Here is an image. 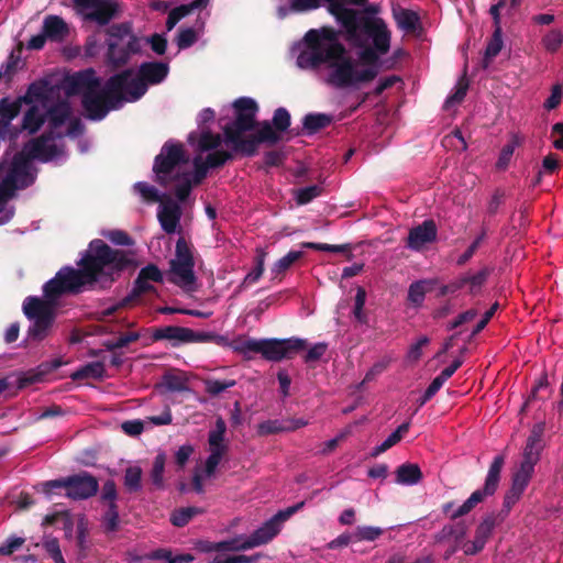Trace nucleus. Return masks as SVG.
Listing matches in <instances>:
<instances>
[{"instance_id":"obj_1","label":"nucleus","mask_w":563,"mask_h":563,"mask_svg":"<svg viewBox=\"0 0 563 563\" xmlns=\"http://www.w3.org/2000/svg\"><path fill=\"white\" fill-rule=\"evenodd\" d=\"M77 265L79 268L62 267L43 285L44 299L35 296L25 298L23 312L32 321L27 329L29 340L41 342L48 336L56 318L57 300L63 295H77L86 289H108L134 266V261L128 252L112 249L104 241L96 239Z\"/></svg>"},{"instance_id":"obj_2","label":"nucleus","mask_w":563,"mask_h":563,"mask_svg":"<svg viewBox=\"0 0 563 563\" xmlns=\"http://www.w3.org/2000/svg\"><path fill=\"white\" fill-rule=\"evenodd\" d=\"M338 22L346 42L361 49L362 65L377 66L380 56L389 52L391 32L384 19L345 7Z\"/></svg>"},{"instance_id":"obj_3","label":"nucleus","mask_w":563,"mask_h":563,"mask_svg":"<svg viewBox=\"0 0 563 563\" xmlns=\"http://www.w3.org/2000/svg\"><path fill=\"white\" fill-rule=\"evenodd\" d=\"M223 134L224 143L246 157L256 155L260 144L275 145L282 140L269 121L257 123L252 113H235L234 120L224 125Z\"/></svg>"},{"instance_id":"obj_4","label":"nucleus","mask_w":563,"mask_h":563,"mask_svg":"<svg viewBox=\"0 0 563 563\" xmlns=\"http://www.w3.org/2000/svg\"><path fill=\"white\" fill-rule=\"evenodd\" d=\"M323 59L322 65L329 68L328 84L335 88L357 87L374 80L378 75V66L357 69V62L347 54L344 45H336Z\"/></svg>"},{"instance_id":"obj_5","label":"nucleus","mask_w":563,"mask_h":563,"mask_svg":"<svg viewBox=\"0 0 563 563\" xmlns=\"http://www.w3.org/2000/svg\"><path fill=\"white\" fill-rule=\"evenodd\" d=\"M128 76L129 71L114 74L104 82L102 88L85 93L81 98V107L88 120L101 121L110 111L118 110L125 102H130L124 92Z\"/></svg>"},{"instance_id":"obj_6","label":"nucleus","mask_w":563,"mask_h":563,"mask_svg":"<svg viewBox=\"0 0 563 563\" xmlns=\"http://www.w3.org/2000/svg\"><path fill=\"white\" fill-rule=\"evenodd\" d=\"M59 136L52 131H45L40 136L30 140L23 150L13 156L11 172L8 176H11L15 183L18 177L30 178L25 186L31 185L34 178L30 175V162L32 159L49 162L55 158L59 154V150L53 141Z\"/></svg>"},{"instance_id":"obj_7","label":"nucleus","mask_w":563,"mask_h":563,"mask_svg":"<svg viewBox=\"0 0 563 563\" xmlns=\"http://www.w3.org/2000/svg\"><path fill=\"white\" fill-rule=\"evenodd\" d=\"M341 31L332 26H322L321 29H311L305 34L307 48L297 57V65L302 69L319 68L327 57L328 52L336 45H343L340 42Z\"/></svg>"},{"instance_id":"obj_8","label":"nucleus","mask_w":563,"mask_h":563,"mask_svg":"<svg viewBox=\"0 0 563 563\" xmlns=\"http://www.w3.org/2000/svg\"><path fill=\"white\" fill-rule=\"evenodd\" d=\"M307 347V341L299 338L289 339H247L236 345V350L243 354L247 352L258 353L269 362L289 360Z\"/></svg>"},{"instance_id":"obj_9","label":"nucleus","mask_w":563,"mask_h":563,"mask_svg":"<svg viewBox=\"0 0 563 563\" xmlns=\"http://www.w3.org/2000/svg\"><path fill=\"white\" fill-rule=\"evenodd\" d=\"M505 464L503 455H496L489 465L483 487L474 490L471 496L453 512H450L454 503L449 501L442 505V512L451 520H456L470 514L478 504L493 496L499 486L500 474Z\"/></svg>"},{"instance_id":"obj_10","label":"nucleus","mask_w":563,"mask_h":563,"mask_svg":"<svg viewBox=\"0 0 563 563\" xmlns=\"http://www.w3.org/2000/svg\"><path fill=\"white\" fill-rule=\"evenodd\" d=\"M123 71H129L124 84V92L130 102H134L146 93L150 85H158L164 81L169 67L168 64L163 62H144L140 65L135 77H133L132 68Z\"/></svg>"},{"instance_id":"obj_11","label":"nucleus","mask_w":563,"mask_h":563,"mask_svg":"<svg viewBox=\"0 0 563 563\" xmlns=\"http://www.w3.org/2000/svg\"><path fill=\"white\" fill-rule=\"evenodd\" d=\"M187 162L188 157L186 156L181 143H175L173 141L165 142L159 154L154 158V181L167 188L180 177L181 173L177 172L176 168Z\"/></svg>"},{"instance_id":"obj_12","label":"nucleus","mask_w":563,"mask_h":563,"mask_svg":"<svg viewBox=\"0 0 563 563\" xmlns=\"http://www.w3.org/2000/svg\"><path fill=\"white\" fill-rule=\"evenodd\" d=\"M42 486L46 495H51L55 489L65 488V496L73 500L88 499L99 490L98 479L85 471L67 477L47 481Z\"/></svg>"},{"instance_id":"obj_13","label":"nucleus","mask_w":563,"mask_h":563,"mask_svg":"<svg viewBox=\"0 0 563 563\" xmlns=\"http://www.w3.org/2000/svg\"><path fill=\"white\" fill-rule=\"evenodd\" d=\"M153 341H169L172 346H179L187 343H216L222 344L225 341L220 334L213 332H196L189 328L179 325H165L152 329Z\"/></svg>"},{"instance_id":"obj_14","label":"nucleus","mask_w":563,"mask_h":563,"mask_svg":"<svg viewBox=\"0 0 563 563\" xmlns=\"http://www.w3.org/2000/svg\"><path fill=\"white\" fill-rule=\"evenodd\" d=\"M303 507L305 501H299L296 505L279 510L246 538V547L253 549L271 542L280 532L283 523Z\"/></svg>"},{"instance_id":"obj_15","label":"nucleus","mask_w":563,"mask_h":563,"mask_svg":"<svg viewBox=\"0 0 563 563\" xmlns=\"http://www.w3.org/2000/svg\"><path fill=\"white\" fill-rule=\"evenodd\" d=\"M545 430L544 422L536 423L527 439L526 446L522 453V461L519 468L515 472L526 477L531 478L534 472V466L540 460V454L543 449L542 437Z\"/></svg>"},{"instance_id":"obj_16","label":"nucleus","mask_w":563,"mask_h":563,"mask_svg":"<svg viewBox=\"0 0 563 563\" xmlns=\"http://www.w3.org/2000/svg\"><path fill=\"white\" fill-rule=\"evenodd\" d=\"M504 520L505 516H498L496 512L485 515L475 529L474 539L463 544L464 553L466 555H476L483 551L495 528Z\"/></svg>"},{"instance_id":"obj_17","label":"nucleus","mask_w":563,"mask_h":563,"mask_svg":"<svg viewBox=\"0 0 563 563\" xmlns=\"http://www.w3.org/2000/svg\"><path fill=\"white\" fill-rule=\"evenodd\" d=\"M101 87V79L97 77L95 69L88 68L67 76L64 80L66 96H81Z\"/></svg>"},{"instance_id":"obj_18","label":"nucleus","mask_w":563,"mask_h":563,"mask_svg":"<svg viewBox=\"0 0 563 563\" xmlns=\"http://www.w3.org/2000/svg\"><path fill=\"white\" fill-rule=\"evenodd\" d=\"M367 0H291L289 9L292 12L301 13L319 9L327 3L328 12L338 21L346 4L363 5Z\"/></svg>"},{"instance_id":"obj_19","label":"nucleus","mask_w":563,"mask_h":563,"mask_svg":"<svg viewBox=\"0 0 563 563\" xmlns=\"http://www.w3.org/2000/svg\"><path fill=\"white\" fill-rule=\"evenodd\" d=\"M77 7L91 9L87 19L99 25H107L118 12V2L114 0H74Z\"/></svg>"},{"instance_id":"obj_20","label":"nucleus","mask_w":563,"mask_h":563,"mask_svg":"<svg viewBox=\"0 0 563 563\" xmlns=\"http://www.w3.org/2000/svg\"><path fill=\"white\" fill-rule=\"evenodd\" d=\"M107 45V57L114 68L124 66L130 60L132 54L141 52V43L137 36H131L125 46H122L114 40H108Z\"/></svg>"},{"instance_id":"obj_21","label":"nucleus","mask_w":563,"mask_h":563,"mask_svg":"<svg viewBox=\"0 0 563 563\" xmlns=\"http://www.w3.org/2000/svg\"><path fill=\"white\" fill-rule=\"evenodd\" d=\"M438 229L433 220H424L421 224L410 229L406 246L413 251H420L424 245L437 240Z\"/></svg>"},{"instance_id":"obj_22","label":"nucleus","mask_w":563,"mask_h":563,"mask_svg":"<svg viewBox=\"0 0 563 563\" xmlns=\"http://www.w3.org/2000/svg\"><path fill=\"white\" fill-rule=\"evenodd\" d=\"M195 264L169 262V269L166 273L167 280L183 289H191L196 283L194 272Z\"/></svg>"},{"instance_id":"obj_23","label":"nucleus","mask_w":563,"mask_h":563,"mask_svg":"<svg viewBox=\"0 0 563 563\" xmlns=\"http://www.w3.org/2000/svg\"><path fill=\"white\" fill-rule=\"evenodd\" d=\"M531 478L514 473L511 478V486L507 490L504 497L503 508L497 514L498 516H505V519L509 515L514 505L520 499L523 492L526 490Z\"/></svg>"},{"instance_id":"obj_24","label":"nucleus","mask_w":563,"mask_h":563,"mask_svg":"<svg viewBox=\"0 0 563 563\" xmlns=\"http://www.w3.org/2000/svg\"><path fill=\"white\" fill-rule=\"evenodd\" d=\"M391 14L399 30L409 34L421 30L420 16L417 12L396 4L391 8Z\"/></svg>"},{"instance_id":"obj_25","label":"nucleus","mask_w":563,"mask_h":563,"mask_svg":"<svg viewBox=\"0 0 563 563\" xmlns=\"http://www.w3.org/2000/svg\"><path fill=\"white\" fill-rule=\"evenodd\" d=\"M180 216L181 212L179 206L172 200L163 203L157 213L161 227L167 234H172L176 231L180 221Z\"/></svg>"},{"instance_id":"obj_26","label":"nucleus","mask_w":563,"mask_h":563,"mask_svg":"<svg viewBox=\"0 0 563 563\" xmlns=\"http://www.w3.org/2000/svg\"><path fill=\"white\" fill-rule=\"evenodd\" d=\"M42 31L51 42H62L69 33L67 23L58 15L45 16Z\"/></svg>"},{"instance_id":"obj_27","label":"nucleus","mask_w":563,"mask_h":563,"mask_svg":"<svg viewBox=\"0 0 563 563\" xmlns=\"http://www.w3.org/2000/svg\"><path fill=\"white\" fill-rule=\"evenodd\" d=\"M46 121H48L49 130L54 134V130L60 128L71 115V107L67 100H60L52 104L45 112Z\"/></svg>"},{"instance_id":"obj_28","label":"nucleus","mask_w":563,"mask_h":563,"mask_svg":"<svg viewBox=\"0 0 563 563\" xmlns=\"http://www.w3.org/2000/svg\"><path fill=\"white\" fill-rule=\"evenodd\" d=\"M46 122V114L41 112L38 106L32 104L23 115L21 131L33 135L37 133Z\"/></svg>"},{"instance_id":"obj_29","label":"nucleus","mask_w":563,"mask_h":563,"mask_svg":"<svg viewBox=\"0 0 563 563\" xmlns=\"http://www.w3.org/2000/svg\"><path fill=\"white\" fill-rule=\"evenodd\" d=\"M152 291H155V287L151 285L148 280L142 279L140 276H137L133 282L131 291L121 299L118 307L125 308L133 306L143 295Z\"/></svg>"},{"instance_id":"obj_30","label":"nucleus","mask_w":563,"mask_h":563,"mask_svg":"<svg viewBox=\"0 0 563 563\" xmlns=\"http://www.w3.org/2000/svg\"><path fill=\"white\" fill-rule=\"evenodd\" d=\"M423 475L418 464L404 463L396 470V483L412 486L422 479Z\"/></svg>"},{"instance_id":"obj_31","label":"nucleus","mask_w":563,"mask_h":563,"mask_svg":"<svg viewBox=\"0 0 563 563\" xmlns=\"http://www.w3.org/2000/svg\"><path fill=\"white\" fill-rule=\"evenodd\" d=\"M503 46H504L503 29L496 27V29H494V32H493L489 41L487 42V45L485 48L484 57L482 60V67L484 69L489 67L493 58H495L500 53Z\"/></svg>"},{"instance_id":"obj_32","label":"nucleus","mask_w":563,"mask_h":563,"mask_svg":"<svg viewBox=\"0 0 563 563\" xmlns=\"http://www.w3.org/2000/svg\"><path fill=\"white\" fill-rule=\"evenodd\" d=\"M106 376V367L103 362H91L76 369L70 378L73 380H82L87 378L102 379Z\"/></svg>"},{"instance_id":"obj_33","label":"nucleus","mask_w":563,"mask_h":563,"mask_svg":"<svg viewBox=\"0 0 563 563\" xmlns=\"http://www.w3.org/2000/svg\"><path fill=\"white\" fill-rule=\"evenodd\" d=\"M435 283L434 279H422L412 283L408 289V300L416 307L421 306L426 294L432 289Z\"/></svg>"},{"instance_id":"obj_34","label":"nucleus","mask_w":563,"mask_h":563,"mask_svg":"<svg viewBox=\"0 0 563 563\" xmlns=\"http://www.w3.org/2000/svg\"><path fill=\"white\" fill-rule=\"evenodd\" d=\"M332 120L333 118L330 114L308 113L302 119V125L308 134H313L329 126L332 123Z\"/></svg>"},{"instance_id":"obj_35","label":"nucleus","mask_w":563,"mask_h":563,"mask_svg":"<svg viewBox=\"0 0 563 563\" xmlns=\"http://www.w3.org/2000/svg\"><path fill=\"white\" fill-rule=\"evenodd\" d=\"M492 273L493 268L488 266L483 267L475 274L465 273L464 275L466 277V287H468V294L472 296L479 294Z\"/></svg>"},{"instance_id":"obj_36","label":"nucleus","mask_w":563,"mask_h":563,"mask_svg":"<svg viewBox=\"0 0 563 563\" xmlns=\"http://www.w3.org/2000/svg\"><path fill=\"white\" fill-rule=\"evenodd\" d=\"M166 456L164 453H158L153 462L150 473V481L152 489L162 490L165 488L164 471H165Z\"/></svg>"},{"instance_id":"obj_37","label":"nucleus","mask_w":563,"mask_h":563,"mask_svg":"<svg viewBox=\"0 0 563 563\" xmlns=\"http://www.w3.org/2000/svg\"><path fill=\"white\" fill-rule=\"evenodd\" d=\"M21 103L18 99L10 102L8 98L0 99V126L5 129L21 111Z\"/></svg>"},{"instance_id":"obj_38","label":"nucleus","mask_w":563,"mask_h":563,"mask_svg":"<svg viewBox=\"0 0 563 563\" xmlns=\"http://www.w3.org/2000/svg\"><path fill=\"white\" fill-rule=\"evenodd\" d=\"M410 424V420L401 423L385 441L374 448L372 455L377 456L396 445L402 439V435L409 431Z\"/></svg>"},{"instance_id":"obj_39","label":"nucleus","mask_w":563,"mask_h":563,"mask_svg":"<svg viewBox=\"0 0 563 563\" xmlns=\"http://www.w3.org/2000/svg\"><path fill=\"white\" fill-rule=\"evenodd\" d=\"M235 385L236 380L233 378L219 379L208 377L203 379L205 391L211 397H217L221 393L225 391L231 387H234Z\"/></svg>"},{"instance_id":"obj_40","label":"nucleus","mask_w":563,"mask_h":563,"mask_svg":"<svg viewBox=\"0 0 563 563\" xmlns=\"http://www.w3.org/2000/svg\"><path fill=\"white\" fill-rule=\"evenodd\" d=\"M21 106L33 104L34 101H43L47 99L46 84L45 82H32L25 92V95L16 98Z\"/></svg>"},{"instance_id":"obj_41","label":"nucleus","mask_w":563,"mask_h":563,"mask_svg":"<svg viewBox=\"0 0 563 563\" xmlns=\"http://www.w3.org/2000/svg\"><path fill=\"white\" fill-rule=\"evenodd\" d=\"M142 468L140 466H129L124 472L123 484L125 489L133 494L142 488Z\"/></svg>"},{"instance_id":"obj_42","label":"nucleus","mask_w":563,"mask_h":563,"mask_svg":"<svg viewBox=\"0 0 563 563\" xmlns=\"http://www.w3.org/2000/svg\"><path fill=\"white\" fill-rule=\"evenodd\" d=\"M466 534V527L462 522L456 525H445L437 534L435 541L443 542L450 538H453L456 542L464 539Z\"/></svg>"},{"instance_id":"obj_43","label":"nucleus","mask_w":563,"mask_h":563,"mask_svg":"<svg viewBox=\"0 0 563 563\" xmlns=\"http://www.w3.org/2000/svg\"><path fill=\"white\" fill-rule=\"evenodd\" d=\"M108 509L102 516V526L107 533L115 532L119 529L120 516L117 501L107 503Z\"/></svg>"},{"instance_id":"obj_44","label":"nucleus","mask_w":563,"mask_h":563,"mask_svg":"<svg viewBox=\"0 0 563 563\" xmlns=\"http://www.w3.org/2000/svg\"><path fill=\"white\" fill-rule=\"evenodd\" d=\"M203 510L198 507H186L176 509L170 517V522L175 527H185L195 516L202 514Z\"/></svg>"},{"instance_id":"obj_45","label":"nucleus","mask_w":563,"mask_h":563,"mask_svg":"<svg viewBox=\"0 0 563 563\" xmlns=\"http://www.w3.org/2000/svg\"><path fill=\"white\" fill-rule=\"evenodd\" d=\"M273 130L280 136V133L288 130L291 123L290 113L286 108H277L274 111L273 119L269 121Z\"/></svg>"},{"instance_id":"obj_46","label":"nucleus","mask_w":563,"mask_h":563,"mask_svg":"<svg viewBox=\"0 0 563 563\" xmlns=\"http://www.w3.org/2000/svg\"><path fill=\"white\" fill-rule=\"evenodd\" d=\"M174 183H177L175 186V196L180 202H185L190 192L192 190V181L190 173L184 172L180 174V177L176 179Z\"/></svg>"},{"instance_id":"obj_47","label":"nucleus","mask_w":563,"mask_h":563,"mask_svg":"<svg viewBox=\"0 0 563 563\" xmlns=\"http://www.w3.org/2000/svg\"><path fill=\"white\" fill-rule=\"evenodd\" d=\"M264 253L256 257V266L244 277L243 282L238 286L236 292H241L244 288L255 284L261 278L264 272Z\"/></svg>"},{"instance_id":"obj_48","label":"nucleus","mask_w":563,"mask_h":563,"mask_svg":"<svg viewBox=\"0 0 563 563\" xmlns=\"http://www.w3.org/2000/svg\"><path fill=\"white\" fill-rule=\"evenodd\" d=\"M169 262L195 264L191 249L185 238H179L176 242L175 257Z\"/></svg>"},{"instance_id":"obj_49","label":"nucleus","mask_w":563,"mask_h":563,"mask_svg":"<svg viewBox=\"0 0 563 563\" xmlns=\"http://www.w3.org/2000/svg\"><path fill=\"white\" fill-rule=\"evenodd\" d=\"M221 143L222 139L219 134H213L209 130H202L198 142V148L200 152L213 151L217 150Z\"/></svg>"},{"instance_id":"obj_50","label":"nucleus","mask_w":563,"mask_h":563,"mask_svg":"<svg viewBox=\"0 0 563 563\" xmlns=\"http://www.w3.org/2000/svg\"><path fill=\"white\" fill-rule=\"evenodd\" d=\"M323 188L319 185H311L300 188L296 191L295 200L297 205L303 206L311 202L314 198L321 196Z\"/></svg>"},{"instance_id":"obj_51","label":"nucleus","mask_w":563,"mask_h":563,"mask_svg":"<svg viewBox=\"0 0 563 563\" xmlns=\"http://www.w3.org/2000/svg\"><path fill=\"white\" fill-rule=\"evenodd\" d=\"M303 256L301 251H290L285 256L279 258L273 266L272 273L276 276L285 273L295 262Z\"/></svg>"},{"instance_id":"obj_52","label":"nucleus","mask_w":563,"mask_h":563,"mask_svg":"<svg viewBox=\"0 0 563 563\" xmlns=\"http://www.w3.org/2000/svg\"><path fill=\"white\" fill-rule=\"evenodd\" d=\"M106 32L110 36L109 40H114L119 43H121L125 37L131 40V36H135L132 32V25L129 22L112 24Z\"/></svg>"},{"instance_id":"obj_53","label":"nucleus","mask_w":563,"mask_h":563,"mask_svg":"<svg viewBox=\"0 0 563 563\" xmlns=\"http://www.w3.org/2000/svg\"><path fill=\"white\" fill-rule=\"evenodd\" d=\"M468 87H470V82H468V79L466 78V69H465L463 76L456 82L454 93L450 95L446 98L445 106L449 107L451 104L462 102L466 96Z\"/></svg>"},{"instance_id":"obj_54","label":"nucleus","mask_w":563,"mask_h":563,"mask_svg":"<svg viewBox=\"0 0 563 563\" xmlns=\"http://www.w3.org/2000/svg\"><path fill=\"white\" fill-rule=\"evenodd\" d=\"M133 189L147 202L162 201V196L159 195L158 190L145 181L135 183Z\"/></svg>"},{"instance_id":"obj_55","label":"nucleus","mask_w":563,"mask_h":563,"mask_svg":"<svg viewBox=\"0 0 563 563\" xmlns=\"http://www.w3.org/2000/svg\"><path fill=\"white\" fill-rule=\"evenodd\" d=\"M247 540L242 536L232 538L230 540H224L220 542H216L213 549H217V552L223 551H245L249 550L250 547H246Z\"/></svg>"},{"instance_id":"obj_56","label":"nucleus","mask_w":563,"mask_h":563,"mask_svg":"<svg viewBox=\"0 0 563 563\" xmlns=\"http://www.w3.org/2000/svg\"><path fill=\"white\" fill-rule=\"evenodd\" d=\"M140 339L137 332H128L120 335L117 340H109L103 342V346L107 351L113 352L115 350L128 346L130 343L136 342Z\"/></svg>"},{"instance_id":"obj_57","label":"nucleus","mask_w":563,"mask_h":563,"mask_svg":"<svg viewBox=\"0 0 563 563\" xmlns=\"http://www.w3.org/2000/svg\"><path fill=\"white\" fill-rule=\"evenodd\" d=\"M302 246L306 249H311V250L322 251V252H331V253L349 252V258L352 257L350 244L334 245V244H327V243L305 242V243H302Z\"/></svg>"},{"instance_id":"obj_58","label":"nucleus","mask_w":563,"mask_h":563,"mask_svg":"<svg viewBox=\"0 0 563 563\" xmlns=\"http://www.w3.org/2000/svg\"><path fill=\"white\" fill-rule=\"evenodd\" d=\"M18 186L11 176H7L0 183V213L4 210L5 203L13 197Z\"/></svg>"},{"instance_id":"obj_59","label":"nucleus","mask_w":563,"mask_h":563,"mask_svg":"<svg viewBox=\"0 0 563 563\" xmlns=\"http://www.w3.org/2000/svg\"><path fill=\"white\" fill-rule=\"evenodd\" d=\"M233 158V154L228 151H214L212 153H209L206 156V167L209 168H220L222 167L228 161H231Z\"/></svg>"},{"instance_id":"obj_60","label":"nucleus","mask_w":563,"mask_h":563,"mask_svg":"<svg viewBox=\"0 0 563 563\" xmlns=\"http://www.w3.org/2000/svg\"><path fill=\"white\" fill-rule=\"evenodd\" d=\"M563 42V34L560 30H551L548 32L543 38L542 44L544 48L550 53H555L559 51Z\"/></svg>"},{"instance_id":"obj_61","label":"nucleus","mask_w":563,"mask_h":563,"mask_svg":"<svg viewBox=\"0 0 563 563\" xmlns=\"http://www.w3.org/2000/svg\"><path fill=\"white\" fill-rule=\"evenodd\" d=\"M233 108L235 110V113H252L253 117H256V113L258 111V106L256 101L249 97L238 98L233 102Z\"/></svg>"},{"instance_id":"obj_62","label":"nucleus","mask_w":563,"mask_h":563,"mask_svg":"<svg viewBox=\"0 0 563 563\" xmlns=\"http://www.w3.org/2000/svg\"><path fill=\"white\" fill-rule=\"evenodd\" d=\"M197 41V33L192 27L181 29L178 32L176 43L179 49L192 46Z\"/></svg>"},{"instance_id":"obj_63","label":"nucleus","mask_w":563,"mask_h":563,"mask_svg":"<svg viewBox=\"0 0 563 563\" xmlns=\"http://www.w3.org/2000/svg\"><path fill=\"white\" fill-rule=\"evenodd\" d=\"M137 276L153 283L162 284L164 282V274L155 264H148L142 267Z\"/></svg>"},{"instance_id":"obj_64","label":"nucleus","mask_w":563,"mask_h":563,"mask_svg":"<svg viewBox=\"0 0 563 563\" xmlns=\"http://www.w3.org/2000/svg\"><path fill=\"white\" fill-rule=\"evenodd\" d=\"M43 547L55 563H66L56 538L45 540Z\"/></svg>"}]
</instances>
